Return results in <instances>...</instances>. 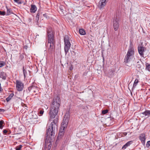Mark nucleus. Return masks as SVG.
I'll return each instance as SVG.
<instances>
[{
  "mask_svg": "<svg viewBox=\"0 0 150 150\" xmlns=\"http://www.w3.org/2000/svg\"><path fill=\"white\" fill-rule=\"evenodd\" d=\"M138 50L140 56L144 57V52L145 51V48L142 46H139L138 47Z\"/></svg>",
  "mask_w": 150,
  "mask_h": 150,
  "instance_id": "1a4fd4ad",
  "label": "nucleus"
},
{
  "mask_svg": "<svg viewBox=\"0 0 150 150\" xmlns=\"http://www.w3.org/2000/svg\"><path fill=\"white\" fill-rule=\"evenodd\" d=\"M138 80L136 79L134 81V84L133 85L132 88H134L137 85L138 83Z\"/></svg>",
  "mask_w": 150,
  "mask_h": 150,
  "instance_id": "5701e85b",
  "label": "nucleus"
},
{
  "mask_svg": "<svg viewBox=\"0 0 150 150\" xmlns=\"http://www.w3.org/2000/svg\"><path fill=\"white\" fill-rule=\"evenodd\" d=\"M43 112H44V111L43 110H40V112H39V113L41 115H42L43 113Z\"/></svg>",
  "mask_w": 150,
  "mask_h": 150,
  "instance_id": "e433bc0d",
  "label": "nucleus"
},
{
  "mask_svg": "<svg viewBox=\"0 0 150 150\" xmlns=\"http://www.w3.org/2000/svg\"><path fill=\"white\" fill-rule=\"evenodd\" d=\"M60 98L57 96L54 99L52 103L49 112L50 118L49 121H50L51 119L54 118V119L51 123L47 130V135L50 133L51 135H53L54 134V132L58 128L57 122L59 119L58 116L57 115L60 106Z\"/></svg>",
  "mask_w": 150,
  "mask_h": 150,
  "instance_id": "f257e3e1",
  "label": "nucleus"
},
{
  "mask_svg": "<svg viewBox=\"0 0 150 150\" xmlns=\"http://www.w3.org/2000/svg\"><path fill=\"white\" fill-rule=\"evenodd\" d=\"M114 75V71L110 69L109 70L108 72L107 75L110 78H111Z\"/></svg>",
  "mask_w": 150,
  "mask_h": 150,
  "instance_id": "2eb2a0df",
  "label": "nucleus"
},
{
  "mask_svg": "<svg viewBox=\"0 0 150 150\" xmlns=\"http://www.w3.org/2000/svg\"><path fill=\"white\" fill-rule=\"evenodd\" d=\"M73 69V67L72 65H71V66L69 67V69L70 70H71Z\"/></svg>",
  "mask_w": 150,
  "mask_h": 150,
  "instance_id": "a19ab883",
  "label": "nucleus"
},
{
  "mask_svg": "<svg viewBox=\"0 0 150 150\" xmlns=\"http://www.w3.org/2000/svg\"><path fill=\"white\" fill-rule=\"evenodd\" d=\"M79 32L81 35H84L86 34L85 30L83 29H80Z\"/></svg>",
  "mask_w": 150,
  "mask_h": 150,
  "instance_id": "412c9836",
  "label": "nucleus"
},
{
  "mask_svg": "<svg viewBox=\"0 0 150 150\" xmlns=\"http://www.w3.org/2000/svg\"><path fill=\"white\" fill-rule=\"evenodd\" d=\"M7 76V75L6 73L4 72H0V78H2L3 80L6 79Z\"/></svg>",
  "mask_w": 150,
  "mask_h": 150,
  "instance_id": "4468645a",
  "label": "nucleus"
},
{
  "mask_svg": "<svg viewBox=\"0 0 150 150\" xmlns=\"http://www.w3.org/2000/svg\"><path fill=\"white\" fill-rule=\"evenodd\" d=\"M4 123V122L3 120H1L0 121V128L1 129H2L3 128V124Z\"/></svg>",
  "mask_w": 150,
  "mask_h": 150,
  "instance_id": "393cba45",
  "label": "nucleus"
},
{
  "mask_svg": "<svg viewBox=\"0 0 150 150\" xmlns=\"http://www.w3.org/2000/svg\"><path fill=\"white\" fill-rule=\"evenodd\" d=\"M22 145H20L16 147V150H21V149L22 148Z\"/></svg>",
  "mask_w": 150,
  "mask_h": 150,
  "instance_id": "bb28decb",
  "label": "nucleus"
},
{
  "mask_svg": "<svg viewBox=\"0 0 150 150\" xmlns=\"http://www.w3.org/2000/svg\"><path fill=\"white\" fill-rule=\"evenodd\" d=\"M24 58V54H22L19 56V59L21 60Z\"/></svg>",
  "mask_w": 150,
  "mask_h": 150,
  "instance_id": "c756f323",
  "label": "nucleus"
},
{
  "mask_svg": "<svg viewBox=\"0 0 150 150\" xmlns=\"http://www.w3.org/2000/svg\"><path fill=\"white\" fill-rule=\"evenodd\" d=\"M23 74H24V78H25L27 75V73L25 69H24V67H23Z\"/></svg>",
  "mask_w": 150,
  "mask_h": 150,
  "instance_id": "a878e982",
  "label": "nucleus"
},
{
  "mask_svg": "<svg viewBox=\"0 0 150 150\" xmlns=\"http://www.w3.org/2000/svg\"><path fill=\"white\" fill-rule=\"evenodd\" d=\"M6 64V62L4 61H0V67H2Z\"/></svg>",
  "mask_w": 150,
  "mask_h": 150,
  "instance_id": "b1692460",
  "label": "nucleus"
},
{
  "mask_svg": "<svg viewBox=\"0 0 150 150\" xmlns=\"http://www.w3.org/2000/svg\"><path fill=\"white\" fill-rule=\"evenodd\" d=\"M142 64V62L140 60L137 62L136 65V67L139 70L141 69V65Z\"/></svg>",
  "mask_w": 150,
  "mask_h": 150,
  "instance_id": "dca6fc26",
  "label": "nucleus"
},
{
  "mask_svg": "<svg viewBox=\"0 0 150 150\" xmlns=\"http://www.w3.org/2000/svg\"><path fill=\"white\" fill-rule=\"evenodd\" d=\"M70 118V114L69 112H67L65 114L63 120L62 124L64 126H67Z\"/></svg>",
  "mask_w": 150,
  "mask_h": 150,
  "instance_id": "423d86ee",
  "label": "nucleus"
},
{
  "mask_svg": "<svg viewBox=\"0 0 150 150\" xmlns=\"http://www.w3.org/2000/svg\"><path fill=\"white\" fill-rule=\"evenodd\" d=\"M38 89H39L38 88V89L37 91V90H36L35 89L34 90H33V92L34 93H37V92H38Z\"/></svg>",
  "mask_w": 150,
  "mask_h": 150,
  "instance_id": "f704fd0d",
  "label": "nucleus"
},
{
  "mask_svg": "<svg viewBox=\"0 0 150 150\" xmlns=\"http://www.w3.org/2000/svg\"><path fill=\"white\" fill-rule=\"evenodd\" d=\"M127 133H126V132H125V133H124V135H127Z\"/></svg>",
  "mask_w": 150,
  "mask_h": 150,
  "instance_id": "37998d69",
  "label": "nucleus"
},
{
  "mask_svg": "<svg viewBox=\"0 0 150 150\" xmlns=\"http://www.w3.org/2000/svg\"><path fill=\"white\" fill-rule=\"evenodd\" d=\"M146 70L150 71V64H149L146 65Z\"/></svg>",
  "mask_w": 150,
  "mask_h": 150,
  "instance_id": "cd10ccee",
  "label": "nucleus"
},
{
  "mask_svg": "<svg viewBox=\"0 0 150 150\" xmlns=\"http://www.w3.org/2000/svg\"><path fill=\"white\" fill-rule=\"evenodd\" d=\"M139 139L141 140L142 143L144 144L145 143V134L144 133H142L140 135Z\"/></svg>",
  "mask_w": 150,
  "mask_h": 150,
  "instance_id": "f8f14e48",
  "label": "nucleus"
},
{
  "mask_svg": "<svg viewBox=\"0 0 150 150\" xmlns=\"http://www.w3.org/2000/svg\"><path fill=\"white\" fill-rule=\"evenodd\" d=\"M31 8L30 9V11L31 13H35L36 11L37 8L35 5L31 4L30 6Z\"/></svg>",
  "mask_w": 150,
  "mask_h": 150,
  "instance_id": "ddd939ff",
  "label": "nucleus"
},
{
  "mask_svg": "<svg viewBox=\"0 0 150 150\" xmlns=\"http://www.w3.org/2000/svg\"><path fill=\"white\" fill-rule=\"evenodd\" d=\"M64 50L65 53L66 55L69 52L71 44L69 41V38L68 35H66L64 38Z\"/></svg>",
  "mask_w": 150,
  "mask_h": 150,
  "instance_id": "39448f33",
  "label": "nucleus"
},
{
  "mask_svg": "<svg viewBox=\"0 0 150 150\" xmlns=\"http://www.w3.org/2000/svg\"><path fill=\"white\" fill-rule=\"evenodd\" d=\"M108 112V110H103L102 111V113L104 114H105L107 113Z\"/></svg>",
  "mask_w": 150,
  "mask_h": 150,
  "instance_id": "c85d7f7f",
  "label": "nucleus"
},
{
  "mask_svg": "<svg viewBox=\"0 0 150 150\" xmlns=\"http://www.w3.org/2000/svg\"><path fill=\"white\" fill-rule=\"evenodd\" d=\"M40 14L39 13H38L37 14V15H36V18H38V19L39 18Z\"/></svg>",
  "mask_w": 150,
  "mask_h": 150,
  "instance_id": "58836bf2",
  "label": "nucleus"
},
{
  "mask_svg": "<svg viewBox=\"0 0 150 150\" xmlns=\"http://www.w3.org/2000/svg\"><path fill=\"white\" fill-rule=\"evenodd\" d=\"M67 127V126H64L62 124L59 130L58 137H60L63 135L64 134V130Z\"/></svg>",
  "mask_w": 150,
  "mask_h": 150,
  "instance_id": "9b49d317",
  "label": "nucleus"
},
{
  "mask_svg": "<svg viewBox=\"0 0 150 150\" xmlns=\"http://www.w3.org/2000/svg\"><path fill=\"white\" fill-rule=\"evenodd\" d=\"M146 146L148 147L150 146V141H148L146 144Z\"/></svg>",
  "mask_w": 150,
  "mask_h": 150,
  "instance_id": "2f4dec72",
  "label": "nucleus"
},
{
  "mask_svg": "<svg viewBox=\"0 0 150 150\" xmlns=\"http://www.w3.org/2000/svg\"><path fill=\"white\" fill-rule=\"evenodd\" d=\"M63 8L64 6L62 5L60 6L59 7V8L62 11L63 10Z\"/></svg>",
  "mask_w": 150,
  "mask_h": 150,
  "instance_id": "72a5a7b5",
  "label": "nucleus"
},
{
  "mask_svg": "<svg viewBox=\"0 0 150 150\" xmlns=\"http://www.w3.org/2000/svg\"><path fill=\"white\" fill-rule=\"evenodd\" d=\"M2 90V88L1 87V84L0 83V91H1Z\"/></svg>",
  "mask_w": 150,
  "mask_h": 150,
  "instance_id": "79ce46f5",
  "label": "nucleus"
},
{
  "mask_svg": "<svg viewBox=\"0 0 150 150\" xmlns=\"http://www.w3.org/2000/svg\"><path fill=\"white\" fill-rule=\"evenodd\" d=\"M14 1L17 3L18 4H21V1H19V0H14Z\"/></svg>",
  "mask_w": 150,
  "mask_h": 150,
  "instance_id": "473e14b6",
  "label": "nucleus"
},
{
  "mask_svg": "<svg viewBox=\"0 0 150 150\" xmlns=\"http://www.w3.org/2000/svg\"><path fill=\"white\" fill-rule=\"evenodd\" d=\"M119 20L117 18H114L113 21V26L115 31H117L119 26Z\"/></svg>",
  "mask_w": 150,
  "mask_h": 150,
  "instance_id": "6e6552de",
  "label": "nucleus"
},
{
  "mask_svg": "<svg viewBox=\"0 0 150 150\" xmlns=\"http://www.w3.org/2000/svg\"><path fill=\"white\" fill-rule=\"evenodd\" d=\"M55 131L54 132V134L52 135H51V133L47 135V132L46 134V138L45 139V147H47L46 149L47 150H50L52 144L51 143L52 139L54 138L55 134Z\"/></svg>",
  "mask_w": 150,
  "mask_h": 150,
  "instance_id": "20e7f679",
  "label": "nucleus"
},
{
  "mask_svg": "<svg viewBox=\"0 0 150 150\" xmlns=\"http://www.w3.org/2000/svg\"><path fill=\"white\" fill-rule=\"evenodd\" d=\"M47 33L48 52L49 53L52 54L55 50V42L53 32L51 28L47 30Z\"/></svg>",
  "mask_w": 150,
  "mask_h": 150,
  "instance_id": "f03ea898",
  "label": "nucleus"
},
{
  "mask_svg": "<svg viewBox=\"0 0 150 150\" xmlns=\"http://www.w3.org/2000/svg\"><path fill=\"white\" fill-rule=\"evenodd\" d=\"M6 15V12L5 11H0V15Z\"/></svg>",
  "mask_w": 150,
  "mask_h": 150,
  "instance_id": "7c9ffc66",
  "label": "nucleus"
},
{
  "mask_svg": "<svg viewBox=\"0 0 150 150\" xmlns=\"http://www.w3.org/2000/svg\"><path fill=\"white\" fill-rule=\"evenodd\" d=\"M6 8L7 9L6 15H9L12 13V11L10 8H8L7 7H6Z\"/></svg>",
  "mask_w": 150,
  "mask_h": 150,
  "instance_id": "aec40b11",
  "label": "nucleus"
},
{
  "mask_svg": "<svg viewBox=\"0 0 150 150\" xmlns=\"http://www.w3.org/2000/svg\"><path fill=\"white\" fill-rule=\"evenodd\" d=\"M106 0H100V1H101V2H103L104 4H106Z\"/></svg>",
  "mask_w": 150,
  "mask_h": 150,
  "instance_id": "4c0bfd02",
  "label": "nucleus"
},
{
  "mask_svg": "<svg viewBox=\"0 0 150 150\" xmlns=\"http://www.w3.org/2000/svg\"><path fill=\"white\" fill-rule=\"evenodd\" d=\"M14 94L13 93H11L10 95L6 98V100L7 102H8L13 97Z\"/></svg>",
  "mask_w": 150,
  "mask_h": 150,
  "instance_id": "4be33fe9",
  "label": "nucleus"
},
{
  "mask_svg": "<svg viewBox=\"0 0 150 150\" xmlns=\"http://www.w3.org/2000/svg\"><path fill=\"white\" fill-rule=\"evenodd\" d=\"M8 132V131L6 129H4L3 131V133L4 134H6Z\"/></svg>",
  "mask_w": 150,
  "mask_h": 150,
  "instance_id": "c9c22d12",
  "label": "nucleus"
},
{
  "mask_svg": "<svg viewBox=\"0 0 150 150\" xmlns=\"http://www.w3.org/2000/svg\"><path fill=\"white\" fill-rule=\"evenodd\" d=\"M35 89L38 90V87L36 86V84L33 82L32 83L31 85L28 88V90H27V93H29L31 90Z\"/></svg>",
  "mask_w": 150,
  "mask_h": 150,
  "instance_id": "9d476101",
  "label": "nucleus"
},
{
  "mask_svg": "<svg viewBox=\"0 0 150 150\" xmlns=\"http://www.w3.org/2000/svg\"><path fill=\"white\" fill-rule=\"evenodd\" d=\"M5 111V110L3 109H0V112H4Z\"/></svg>",
  "mask_w": 150,
  "mask_h": 150,
  "instance_id": "ea45409f",
  "label": "nucleus"
},
{
  "mask_svg": "<svg viewBox=\"0 0 150 150\" xmlns=\"http://www.w3.org/2000/svg\"><path fill=\"white\" fill-rule=\"evenodd\" d=\"M132 143V141L128 142L125 144L122 147V149H125L127 147L130 146V145Z\"/></svg>",
  "mask_w": 150,
  "mask_h": 150,
  "instance_id": "f3484780",
  "label": "nucleus"
},
{
  "mask_svg": "<svg viewBox=\"0 0 150 150\" xmlns=\"http://www.w3.org/2000/svg\"><path fill=\"white\" fill-rule=\"evenodd\" d=\"M16 88L18 91H22L23 88V84L21 81L16 80Z\"/></svg>",
  "mask_w": 150,
  "mask_h": 150,
  "instance_id": "0eeeda50",
  "label": "nucleus"
},
{
  "mask_svg": "<svg viewBox=\"0 0 150 150\" xmlns=\"http://www.w3.org/2000/svg\"><path fill=\"white\" fill-rule=\"evenodd\" d=\"M142 114L144 115L145 116H150V110H146L144 112H142Z\"/></svg>",
  "mask_w": 150,
  "mask_h": 150,
  "instance_id": "6ab92c4d",
  "label": "nucleus"
},
{
  "mask_svg": "<svg viewBox=\"0 0 150 150\" xmlns=\"http://www.w3.org/2000/svg\"><path fill=\"white\" fill-rule=\"evenodd\" d=\"M106 5L105 4H104L103 2L99 1V2L98 6L100 9L103 8Z\"/></svg>",
  "mask_w": 150,
  "mask_h": 150,
  "instance_id": "a211bd4d",
  "label": "nucleus"
},
{
  "mask_svg": "<svg viewBox=\"0 0 150 150\" xmlns=\"http://www.w3.org/2000/svg\"><path fill=\"white\" fill-rule=\"evenodd\" d=\"M134 53L133 47L132 43H131L127 54L125 56L124 59V62L127 63L130 62L133 57Z\"/></svg>",
  "mask_w": 150,
  "mask_h": 150,
  "instance_id": "7ed1b4c3",
  "label": "nucleus"
}]
</instances>
